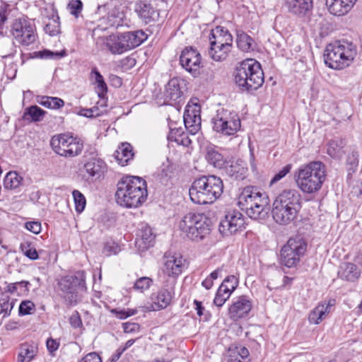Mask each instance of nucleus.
Returning <instances> with one entry per match:
<instances>
[{
	"label": "nucleus",
	"mask_w": 362,
	"mask_h": 362,
	"mask_svg": "<svg viewBox=\"0 0 362 362\" xmlns=\"http://www.w3.org/2000/svg\"><path fill=\"white\" fill-rule=\"evenodd\" d=\"M146 181L137 176L123 177L117 185L115 199L117 203L125 208H137L147 199Z\"/></svg>",
	"instance_id": "nucleus-1"
},
{
	"label": "nucleus",
	"mask_w": 362,
	"mask_h": 362,
	"mask_svg": "<svg viewBox=\"0 0 362 362\" xmlns=\"http://www.w3.org/2000/svg\"><path fill=\"white\" fill-rule=\"evenodd\" d=\"M300 209L299 192L294 189H286L274 200L272 214L276 223L287 226L296 220Z\"/></svg>",
	"instance_id": "nucleus-2"
},
{
	"label": "nucleus",
	"mask_w": 362,
	"mask_h": 362,
	"mask_svg": "<svg viewBox=\"0 0 362 362\" xmlns=\"http://www.w3.org/2000/svg\"><path fill=\"white\" fill-rule=\"evenodd\" d=\"M326 175L325 164L321 161H312L295 171L294 180L303 193L314 194L321 189Z\"/></svg>",
	"instance_id": "nucleus-3"
},
{
	"label": "nucleus",
	"mask_w": 362,
	"mask_h": 362,
	"mask_svg": "<svg viewBox=\"0 0 362 362\" xmlns=\"http://www.w3.org/2000/svg\"><path fill=\"white\" fill-rule=\"evenodd\" d=\"M223 190V185L221 178L215 175L202 176L192 182L189 189V195L195 204H212L221 195Z\"/></svg>",
	"instance_id": "nucleus-4"
},
{
	"label": "nucleus",
	"mask_w": 362,
	"mask_h": 362,
	"mask_svg": "<svg viewBox=\"0 0 362 362\" xmlns=\"http://www.w3.org/2000/svg\"><path fill=\"white\" fill-rule=\"evenodd\" d=\"M235 81L243 91L257 90L264 83V73L260 64L253 59L242 62L236 68Z\"/></svg>",
	"instance_id": "nucleus-5"
},
{
	"label": "nucleus",
	"mask_w": 362,
	"mask_h": 362,
	"mask_svg": "<svg viewBox=\"0 0 362 362\" xmlns=\"http://www.w3.org/2000/svg\"><path fill=\"white\" fill-rule=\"evenodd\" d=\"M356 54V47L352 42L339 40L326 47L324 60L329 68L340 70L349 66Z\"/></svg>",
	"instance_id": "nucleus-6"
},
{
	"label": "nucleus",
	"mask_w": 362,
	"mask_h": 362,
	"mask_svg": "<svg viewBox=\"0 0 362 362\" xmlns=\"http://www.w3.org/2000/svg\"><path fill=\"white\" fill-rule=\"evenodd\" d=\"M239 204L252 219H264L268 214L269 199L255 187H247L243 189L239 197Z\"/></svg>",
	"instance_id": "nucleus-7"
},
{
	"label": "nucleus",
	"mask_w": 362,
	"mask_h": 362,
	"mask_svg": "<svg viewBox=\"0 0 362 362\" xmlns=\"http://www.w3.org/2000/svg\"><path fill=\"white\" fill-rule=\"evenodd\" d=\"M179 228L189 239L200 241L210 233V220L203 214L189 212L180 220Z\"/></svg>",
	"instance_id": "nucleus-8"
},
{
	"label": "nucleus",
	"mask_w": 362,
	"mask_h": 362,
	"mask_svg": "<svg viewBox=\"0 0 362 362\" xmlns=\"http://www.w3.org/2000/svg\"><path fill=\"white\" fill-rule=\"evenodd\" d=\"M50 145L56 153L67 158L78 156L83 148V143L80 139L67 134L53 136Z\"/></svg>",
	"instance_id": "nucleus-9"
},
{
	"label": "nucleus",
	"mask_w": 362,
	"mask_h": 362,
	"mask_svg": "<svg viewBox=\"0 0 362 362\" xmlns=\"http://www.w3.org/2000/svg\"><path fill=\"white\" fill-rule=\"evenodd\" d=\"M59 290L62 292V296L66 304L72 305L78 301V291L85 288L84 272H77L74 275L66 276L59 281Z\"/></svg>",
	"instance_id": "nucleus-10"
},
{
	"label": "nucleus",
	"mask_w": 362,
	"mask_h": 362,
	"mask_svg": "<svg viewBox=\"0 0 362 362\" xmlns=\"http://www.w3.org/2000/svg\"><path fill=\"white\" fill-rule=\"evenodd\" d=\"M213 129L223 135H233L240 128V119L238 114L224 108L216 111L212 119Z\"/></svg>",
	"instance_id": "nucleus-11"
},
{
	"label": "nucleus",
	"mask_w": 362,
	"mask_h": 362,
	"mask_svg": "<svg viewBox=\"0 0 362 362\" xmlns=\"http://www.w3.org/2000/svg\"><path fill=\"white\" fill-rule=\"evenodd\" d=\"M306 243L300 237L290 238L281 250V262L291 268L299 261L306 250Z\"/></svg>",
	"instance_id": "nucleus-12"
},
{
	"label": "nucleus",
	"mask_w": 362,
	"mask_h": 362,
	"mask_svg": "<svg viewBox=\"0 0 362 362\" xmlns=\"http://www.w3.org/2000/svg\"><path fill=\"white\" fill-rule=\"evenodd\" d=\"M11 34L14 39L22 45L33 44L37 37L35 25L25 19L14 21L11 26Z\"/></svg>",
	"instance_id": "nucleus-13"
},
{
	"label": "nucleus",
	"mask_w": 362,
	"mask_h": 362,
	"mask_svg": "<svg viewBox=\"0 0 362 362\" xmlns=\"http://www.w3.org/2000/svg\"><path fill=\"white\" fill-rule=\"evenodd\" d=\"M164 262L161 268L162 273L165 276L169 278L167 282L170 285L175 286L177 279L182 273L185 259L180 254L165 253L163 257Z\"/></svg>",
	"instance_id": "nucleus-14"
},
{
	"label": "nucleus",
	"mask_w": 362,
	"mask_h": 362,
	"mask_svg": "<svg viewBox=\"0 0 362 362\" xmlns=\"http://www.w3.org/2000/svg\"><path fill=\"white\" fill-rule=\"evenodd\" d=\"M243 215L237 210L228 211L219 225V231L225 235H231L245 228Z\"/></svg>",
	"instance_id": "nucleus-15"
},
{
	"label": "nucleus",
	"mask_w": 362,
	"mask_h": 362,
	"mask_svg": "<svg viewBox=\"0 0 362 362\" xmlns=\"http://www.w3.org/2000/svg\"><path fill=\"white\" fill-rule=\"evenodd\" d=\"M180 63L183 69L195 76L199 73L201 55L196 49L187 47L180 54Z\"/></svg>",
	"instance_id": "nucleus-16"
},
{
	"label": "nucleus",
	"mask_w": 362,
	"mask_h": 362,
	"mask_svg": "<svg viewBox=\"0 0 362 362\" xmlns=\"http://www.w3.org/2000/svg\"><path fill=\"white\" fill-rule=\"evenodd\" d=\"M200 106L197 104H188L184 112V123L185 127L192 134H195L201 127Z\"/></svg>",
	"instance_id": "nucleus-17"
},
{
	"label": "nucleus",
	"mask_w": 362,
	"mask_h": 362,
	"mask_svg": "<svg viewBox=\"0 0 362 362\" xmlns=\"http://www.w3.org/2000/svg\"><path fill=\"white\" fill-rule=\"evenodd\" d=\"M252 303L245 296H239L228 308L229 317L237 321L246 317L252 309Z\"/></svg>",
	"instance_id": "nucleus-18"
},
{
	"label": "nucleus",
	"mask_w": 362,
	"mask_h": 362,
	"mask_svg": "<svg viewBox=\"0 0 362 362\" xmlns=\"http://www.w3.org/2000/svg\"><path fill=\"white\" fill-rule=\"evenodd\" d=\"M97 44H100L102 49H107L113 54H121L127 51L121 34L98 36Z\"/></svg>",
	"instance_id": "nucleus-19"
},
{
	"label": "nucleus",
	"mask_w": 362,
	"mask_h": 362,
	"mask_svg": "<svg viewBox=\"0 0 362 362\" xmlns=\"http://www.w3.org/2000/svg\"><path fill=\"white\" fill-rule=\"evenodd\" d=\"M284 6L288 12L298 18H305L310 15L313 8V0H285Z\"/></svg>",
	"instance_id": "nucleus-20"
},
{
	"label": "nucleus",
	"mask_w": 362,
	"mask_h": 362,
	"mask_svg": "<svg viewBox=\"0 0 362 362\" xmlns=\"http://www.w3.org/2000/svg\"><path fill=\"white\" fill-rule=\"evenodd\" d=\"M134 12L145 23L155 21L158 16L156 8L146 0H138L134 4Z\"/></svg>",
	"instance_id": "nucleus-21"
},
{
	"label": "nucleus",
	"mask_w": 362,
	"mask_h": 362,
	"mask_svg": "<svg viewBox=\"0 0 362 362\" xmlns=\"http://www.w3.org/2000/svg\"><path fill=\"white\" fill-rule=\"evenodd\" d=\"M165 286H168V288L163 287L155 296L152 297L153 303L151 308L153 310H160L170 305L174 295L175 286L170 285V283H168Z\"/></svg>",
	"instance_id": "nucleus-22"
},
{
	"label": "nucleus",
	"mask_w": 362,
	"mask_h": 362,
	"mask_svg": "<svg viewBox=\"0 0 362 362\" xmlns=\"http://www.w3.org/2000/svg\"><path fill=\"white\" fill-rule=\"evenodd\" d=\"M247 172L246 163L241 160L228 161L223 169V173L233 180H243L246 177Z\"/></svg>",
	"instance_id": "nucleus-23"
},
{
	"label": "nucleus",
	"mask_w": 362,
	"mask_h": 362,
	"mask_svg": "<svg viewBox=\"0 0 362 362\" xmlns=\"http://www.w3.org/2000/svg\"><path fill=\"white\" fill-rule=\"evenodd\" d=\"M334 304V300H330L328 303H319L309 314L308 320L310 323L318 325L330 312L331 308Z\"/></svg>",
	"instance_id": "nucleus-24"
},
{
	"label": "nucleus",
	"mask_w": 362,
	"mask_h": 362,
	"mask_svg": "<svg viewBox=\"0 0 362 362\" xmlns=\"http://www.w3.org/2000/svg\"><path fill=\"white\" fill-rule=\"evenodd\" d=\"M212 37L210 38V42H216V45L226 47H232L233 37L227 29L223 27L218 26L212 31Z\"/></svg>",
	"instance_id": "nucleus-25"
},
{
	"label": "nucleus",
	"mask_w": 362,
	"mask_h": 362,
	"mask_svg": "<svg viewBox=\"0 0 362 362\" xmlns=\"http://www.w3.org/2000/svg\"><path fill=\"white\" fill-rule=\"evenodd\" d=\"M121 35L127 51L139 46L147 38V35L142 30L126 32Z\"/></svg>",
	"instance_id": "nucleus-26"
},
{
	"label": "nucleus",
	"mask_w": 362,
	"mask_h": 362,
	"mask_svg": "<svg viewBox=\"0 0 362 362\" xmlns=\"http://www.w3.org/2000/svg\"><path fill=\"white\" fill-rule=\"evenodd\" d=\"M351 0H326L329 11L334 16H343L353 7Z\"/></svg>",
	"instance_id": "nucleus-27"
},
{
	"label": "nucleus",
	"mask_w": 362,
	"mask_h": 362,
	"mask_svg": "<svg viewBox=\"0 0 362 362\" xmlns=\"http://www.w3.org/2000/svg\"><path fill=\"white\" fill-rule=\"evenodd\" d=\"M361 275L357 266L351 262H343L338 270V276L348 281H355Z\"/></svg>",
	"instance_id": "nucleus-28"
},
{
	"label": "nucleus",
	"mask_w": 362,
	"mask_h": 362,
	"mask_svg": "<svg viewBox=\"0 0 362 362\" xmlns=\"http://www.w3.org/2000/svg\"><path fill=\"white\" fill-rule=\"evenodd\" d=\"M137 235L136 243L140 247L148 249L153 245L156 236L153 235L150 227L147 226H143Z\"/></svg>",
	"instance_id": "nucleus-29"
},
{
	"label": "nucleus",
	"mask_w": 362,
	"mask_h": 362,
	"mask_svg": "<svg viewBox=\"0 0 362 362\" xmlns=\"http://www.w3.org/2000/svg\"><path fill=\"white\" fill-rule=\"evenodd\" d=\"M182 92L180 90V82L177 78L170 79L165 86L164 97L170 101H177L181 98Z\"/></svg>",
	"instance_id": "nucleus-30"
},
{
	"label": "nucleus",
	"mask_w": 362,
	"mask_h": 362,
	"mask_svg": "<svg viewBox=\"0 0 362 362\" xmlns=\"http://www.w3.org/2000/svg\"><path fill=\"white\" fill-rule=\"evenodd\" d=\"M37 345L34 342L21 344L18 362H30L37 354Z\"/></svg>",
	"instance_id": "nucleus-31"
},
{
	"label": "nucleus",
	"mask_w": 362,
	"mask_h": 362,
	"mask_svg": "<svg viewBox=\"0 0 362 362\" xmlns=\"http://www.w3.org/2000/svg\"><path fill=\"white\" fill-rule=\"evenodd\" d=\"M133 156L132 146L128 143L122 144L115 153V157L118 163L122 166L126 165Z\"/></svg>",
	"instance_id": "nucleus-32"
},
{
	"label": "nucleus",
	"mask_w": 362,
	"mask_h": 362,
	"mask_svg": "<svg viewBox=\"0 0 362 362\" xmlns=\"http://www.w3.org/2000/svg\"><path fill=\"white\" fill-rule=\"evenodd\" d=\"M205 158L209 163L212 165L214 168L222 170L228 162L223 156L214 148H207Z\"/></svg>",
	"instance_id": "nucleus-33"
},
{
	"label": "nucleus",
	"mask_w": 362,
	"mask_h": 362,
	"mask_svg": "<svg viewBox=\"0 0 362 362\" xmlns=\"http://www.w3.org/2000/svg\"><path fill=\"white\" fill-rule=\"evenodd\" d=\"M346 145L344 139L336 138L328 143L327 153L332 158H339L344 154L343 148Z\"/></svg>",
	"instance_id": "nucleus-34"
},
{
	"label": "nucleus",
	"mask_w": 362,
	"mask_h": 362,
	"mask_svg": "<svg viewBox=\"0 0 362 362\" xmlns=\"http://www.w3.org/2000/svg\"><path fill=\"white\" fill-rule=\"evenodd\" d=\"M105 163L100 159L91 158L84 164V170L89 177L100 176L104 168Z\"/></svg>",
	"instance_id": "nucleus-35"
},
{
	"label": "nucleus",
	"mask_w": 362,
	"mask_h": 362,
	"mask_svg": "<svg viewBox=\"0 0 362 362\" xmlns=\"http://www.w3.org/2000/svg\"><path fill=\"white\" fill-rule=\"evenodd\" d=\"M14 303L15 300L11 298L6 293L2 292V288L0 287V315H2L4 317L9 316Z\"/></svg>",
	"instance_id": "nucleus-36"
},
{
	"label": "nucleus",
	"mask_w": 362,
	"mask_h": 362,
	"mask_svg": "<svg viewBox=\"0 0 362 362\" xmlns=\"http://www.w3.org/2000/svg\"><path fill=\"white\" fill-rule=\"evenodd\" d=\"M37 103L49 109H59L64 105V101L57 97L37 96Z\"/></svg>",
	"instance_id": "nucleus-37"
},
{
	"label": "nucleus",
	"mask_w": 362,
	"mask_h": 362,
	"mask_svg": "<svg viewBox=\"0 0 362 362\" xmlns=\"http://www.w3.org/2000/svg\"><path fill=\"white\" fill-rule=\"evenodd\" d=\"M210 45L211 47L209 54L211 57L216 62H221L225 60L231 49L230 47L228 49L226 47L223 49V47L216 45V42H210Z\"/></svg>",
	"instance_id": "nucleus-38"
},
{
	"label": "nucleus",
	"mask_w": 362,
	"mask_h": 362,
	"mask_svg": "<svg viewBox=\"0 0 362 362\" xmlns=\"http://www.w3.org/2000/svg\"><path fill=\"white\" fill-rule=\"evenodd\" d=\"M253 39L243 31L237 33V45L243 52H248L253 50Z\"/></svg>",
	"instance_id": "nucleus-39"
},
{
	"label": "nucleus",
	"mask_w": 362,
	"mask_h": 362,
	"mask_svg": "<svg viewBox=\"0 0 362 362\" xmlns=\"http://www.w3.org/2000/svg\"><path fill=\"white\" fill-rule=\"evenodd\" d=\"M23 178L16 172H8L4 180V186L6 189H15L22 183Z\"/></svg>",
	"instance_id": "nucleus-40"
},
{
	"label": "nucleus",
	"mask_w": 362,
	"mask_h": 362,
	"mask_svg": "<svg viewBox=\"0 0 362 362\" xmlns=\"http://www.w3.org/2000/svg\"><path fill=\"white\" fill-rule=\"evenodd\" d=\"M45 114L46 112L38 106L31 105L25 110L23 118L28 119L27 117L29 116L32 122H40Z\"/></svg>",
	"instance_id": "nucleus-41"
},
{
	"label": "nucleus",
	"mask_w": 362,
	"mask_h": 362,
	"mask_svg": "<svg viewBox=\"0 0 362 362\" xmlns=\"http://www.w3.org/2000/svg\"><path fill=\"white\" fill-rule=\"evenodd\" d=\"M92 74L94 75L95 83H97L98 95L100 98H103L107 92V86L104 81L103 76L96 68L92 70Z\"/></svg>",
	"instance_id": "nucleus-42"
},
{
	"label": "nucleus",
	"mask_w": 362,
	"mask_h": 362,
	"mask_svg": "<svg viewBox=\"0 0 362 362\" xmlns=\"http://www.w3.org/2000/svg\"><path fill=\"white\" fill-rule=\"evenodd\" d=\"M153 284V280L148 276H142L136 280L133 288L141 293L148 290Z\"/></svg>",
	"instance_id": "nucleus-43"
},
{
	"label": "nucleus",
	"mask_w": 362,
	"mask_h": 362,
	"mask_svg": "<svg viewBox=\"0 0 362 362\" xmlns=\"http://www.w3.org/2000/svg\"><path fill=\"white\" fill-rule=\"evenodd\" d=\"M230 295L231 293L229 291L223 288V286H219L214 299V304L218 308L222 307L230 298Z\"/></svg>",
	"instance_id": "nucleus-44"
},
{
	"label": "nucleus",
	"mask_w": 362,
	"mask_h": 362,
	"mask_svg": "<svg viewBox=\"0 0 362 362\" xmlns=\"http://www.w3.org/2000/svg\"><path fill=\"white\" fill-rule=\"evenodd\" d=\"M72 194L74 199L76 211L79 213L82 212L86 204L85 197L81 192L76 189L73 191Z\"/></svg>",
	"instance_id": "nucleus-45"
},
{
	"label": "nucleus",
	"mask_w": 362,
	"mask_h": 362,
	"mask_svg": "<svg viewBox=\"0 0 362 362\" xmlns=\"http://www.w3.org/2000/svg\"><path fill=\"white\" fill-rule=\"evenodd\" d=\"M111 17L112 16H107L99 20V23L93 29V35H98L100 31L106 30L109 27L114 26V23H112V20L110 19Z\"/></svg>",
	"instance_id": "nucleus-46"
},
{
	"label": "nucleus",
	"mask_w": 362,
	"mask_h": 362,
	"mask_svg": "<svg viewBox=\"0 0 362 362\" xmlns=\"http://www.w3.org/2000/svg\"><path fill=\"white\" fill-rule=\"evenodd\" d=\"M21 250L22 252L30 259L35 260L38 259V254L36 249L31 245L29 242H24L21 244Z\"/></svg>",
	"instance_id": "nucleus-47"
},
{
	"label": "nucleus",
	"mask_w": 362,
	"mask_h": 362,
	"mask_svg": "<svg viewBox=\"0 0 362 362\" xmlns=\"http://www.w3.org/2000/svg\"><path fill=\"white\" fill-rule=\"evenodd\" d=\"M238 285V279L233 276H227L222 284L220 285V286H223V288H226L227 291H229L230 293L233 292V291L236 288V287Z\"/></svg>",
	"instance_id": "nucleus-48"
},
{
	"label": "nucleus",
	"mask_w": 362,
	"mask_h": 362,
	"mask_svg": "<svg viewBox=\"0 0 362 362\" xmlns=\"http://www.w3.org/2000/svg\"><path fill=\"white\" fill-rule=\"evenodd\" d=\"M58 20L59 17L57 16V20L53 19L45 25L44 30L46 33L51 36H55L59 33V23Z\"/></svg>",
	"instance_id": "nucleus-49"
},
{
	"label": "nucleus",
	"mask_w": 362,
	"mask_h": 362,
	"mask_svg": "<svg viewBox=\"0 0 362 362\" xmlns=\"http://www.w3.org/2000/svg\"><path fill=\"white\" fill-rule=\"evenodd\" d=\"M83 4L80 0H71L67 6L69 13L76 18L81 12Z\"/></svg>",
	"instance_id": "nucleus-50"
},
{
	"label": "nucleus",
	"mask_w": 362,
	"mask_h": 362,
	"mask_svg": "<svg viewBox=\"0 0 362 362\" xmlns=\"http://www.w3.org/2000/svg\"><path fill=\"white\" fill-rule=\"evenodd\" d=\"M291 168V164H287L285 165L281 170L274 175L270 181V185H272L283 179L288 173H290Z\"/></svg>",
	"instance_id": "nucleus-51"
},
{
	"label": "nucleus",
	"mask_w": 362,
	"mask_h": 362,
	"mask_svg": "<svg viewBox=\"0 0 362 362\" xmlns=\"http://www.w3.org/2000/svg\"><path fill=\"white\" fill-rule=\"evenodd\" d=\"M35 310V305L30 300H25L21 302L19 306V314L21 315H25L32 313Z\"/></svg>",
	"instance_id": "nucleus-52"
},
{
	"label": "nucleus",
	"mask_w": 362,
	"mask_h": 362,
	"mask_svg": "<svg viewBox=\"0 0 362 362\" xmlns=\"http://www.w3.org/2000/svg\"><path fill=\"white\" fill-rule=\"evenodd\" d=\"M65 51L52 52L50 50H44L40 52V57L44 59H59L65 56Z\"/></svg>",
	"instance_id": "nucleus-53"
},
{
	"label": "nucleus",
	"mask_w": 362,
	"mask_h": 362,
	"mask_svg": "<svg viewBox=\"0 0 362 362\" xmlns=\"http://www.w3.org/2000/svg\"><path fill=\"white\" fill-rule=\"evenodd\" d=\"M29 284L28 281H21V282H16L13 284H8L6 285V286L2 289V292H5L7 293V295H9L10 293H14L17 290V286L20 285H23L25 287H27V286Z\"/></svg>",
	"instance_id": "nucleus-54"
},
{
	"label": "nucleus",
	"mask_w": 362,
	"mask_h": 362,
	"mask_svg": "<svg viewBox=\"0 0 362 362\" xmlns=\"http://www.w3.org/2000/svg\"><path fill=\"white\" fill-rule=\"evenodd\" d=\"M25 227L35 234H39L42 229L41 223L39 221H28L25 223Z\"/></svg>",
	"instance_id": "nucleus-55"
},
{
	"label": "nucleus",
	"mask_w": 362,
	"mask_h": 362,
	"mask_svg": "<svg viewBox=\"0 0 362 362\" xmlns=\"http://www.w3.org/2000/svg\"><path fill=\"white\" fill-rule=\"evenodd\" d=\"M46 346L51 355H54V353L59 349V341L57 339H54L52 338H49L46 341Z\"/></svg>",
	"instance_id": "nucleus-56"
},
{
	"label": "nucleus",
	"mask_w": 362,
	"mask_h": 362,
	"mask_svg": "<svg viewBox=\"0 0 362 362\" xmlns=\"http://www.w3.org/2000/svg\"><path fill=\"white\" fill-rule=\"evenodd\" d=\"M227 362H241V358L235 347L229 348L227 356Z\"/></svg>",
	"instance_id": "nucleus-57"
},
{
	"label": "nucleus",
	"mask_w": 362,
	"mask_h": 362,
	"mask_svg": "<svg viewBox=\"0 0 362 362\" xmlns=\"http://www.w3.org/2000/svg\"><path fill=\"white\" fill-rule=\"evenodd\" d=\"M69 322L72 327L78 328L82 326L81 318L77 311H75L69 318Z\"/></svg>",
	"instance_id": "nucleus-58"
},
{
	"label": "nucleus",
	"mask_w": 362,
	"mask_h": 362,
	"mask_svg": "<svg viewBox=\"0 0 362 362\" xmlns=\"http://www.w3.org/2000/svg\"><path fill=\"white\" fill-rule=\"evenodd\" d=\"M78 362H102L100 356L95 352L86 354Z\"/></svg>",
	"instance_id": "nucleus-59"
},
{
	"label": "nucleus",
	"mask_w": 362,
	"mask_h": 362,
	"mask_svg": "<svg viewBox=\"0 0 362 362\" xmlns=\"http://www.w3.org/2000/svg\"><path fill=\"white\" fill-rule=\"evenodd\" d=\"M191 139L189 138L187 134L184 133L181 131L180 134L177 136V139H176V143L179 145H182L184 146H189L191 144Z\"/></svg>",
	"instance_id": "nucleus-60"
},
{
	"label": "nucleus",
	"mask_w": 362,
	"mask_h": 362,
	"mask_svg": "<svg viewBox=\"0 0 362 362\" xmlns=\"http://www.w3.org/2000/svg\"><path fill=\"white\" fill-rule=\"evenodd\" d=\"M136 313V310L129 309L127 310H121L119 312H117V317L119 319H126L128 317L135 315Z\"/></svg>",
	"instance_id": "nucleus-61"
},
{
	"label": "nucleus",
	"mask_w": 362,
	"mask_h": 362,
	"mask_svg": "<svg viewBox=\"0 0 362 362\" xmlns=\"http://www.w3.org/2000/svg\"><path fill=\"white\" fill-rule=\"evenodd\" d=\"M97 108H82L81 110L78 112V115L81 116H83L86 117H93V112L97 110Z\"/></svg>",
	"instance_id": "nucleus-62"
},
{
	"label": "nucleus",
	"mask_w": 362,
	"mask_h": 362,
	"mask_svg": "<svg viewBox=\"0 0 362 362\" xmlns=\"http://www.w3.org/2000/svg\"><path fill=\"white\" fill-rule=\"evenodd\" d=\"M235 347L238 351L241 360L245 359L249 356V351L247 350V348L242 346H236Z\"/></svg>",
	"instance_id": "nucleus-63"
},
{
	"label": "nucleus",
	"mask_w": 362,
	"mask_h": 362,
	"mask_svg": "<svg viewBox=\"0 0 362 362\" xmlns=\"http://www.w3.org/2000/svg\"><path fill=\"white\" fill-rule=\"evenodd\" d=\"M180 129H172L168 135V139L170 141L176 142V139H177V136L180 134Z\"/></svg>",
	"instance_id": "nucleus-64"
}]
</instances>
